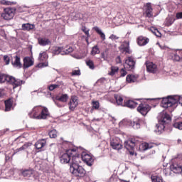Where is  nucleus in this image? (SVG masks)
<instances>
[{
  "label": "nucleus",
  "instance_id": "12",
  "mask_svg": "<svg viewBox=\"0 0 182 182\" xmlns=\"http://www.w3.org/2000/svg\"><path fill=\"white\" fill-rule=\"evenodd\" d=\"M144 12L146 18H153V7L151 6V3H146L144 6Z\"/></svg>",
  "mask_w": 182,
  "mask_h": 182
},
{
  "label": "nucleus",
  "instance_id": "38",
  "mask_svg": "<svg viewBox=\"0 0 182 182\" xmlns=\"http://www.w3.org/2000/svg\"><path fill=\"white\" fill-rule=\"evenodd\" d=\"M151 179L152 182H163V178L159 176H152Z\"/></svg>",
  "mask_w": 182,
  "mask_h": 182
},
{
  "label": "nucleus",
  "instance_id": "9",
  "mask_svg": "<svg viewBox=\"0 0 182 182\" xmlns=\"http://www.w3.org/2000/svg\"><path fill=\"white\" fill-rule=\"evenodd\" d=\"M81 158L82 161H84V163H86V164L90 167H92V166H93L94 159L93 157H92V155L84 152L82 154Z\"/></svg>",
  "mask_w": 182,
  "mask_h": 182
},
{
  "label": "nucleus",
  "instance_id": "36",
  "mask_svg": "<svg viewBox=\"0 0 182 182\" xmlns=\"http://www.w3.org/2000/svg\"><path fill=\"white\" fill-rule=\"evenodd\" d=\"M62 50H63V47H54L53 48V53L54 55H59V53H62Z\"/></svg>",
  "mask_w": 182,
  "mask_h": 182
},
{
  "label": "nucleus",
  "instance_id": "34",
  "mask_svg": "<svg viewBox=\"0 0 182 182\" xmlns=\"http://www.w3.org/2000/svg\"><path fill=\"white\" fill-rule=\"evenodd\" d=\"M4 103H5L6 112H9V110H11V107H12V102L11 101V99L6 100Z\"/></svg>",
  "mask_w": 182,
  "mask_h": 182
},
{
  "label": "nucleus",
  "instance_id": "18",
  "mask_svg": "<svg viewBox=\"0 0 182 182\" xmlns=\"http://www.w3.org/2000/svg\"><path fill=\"white\" fill-rule=\"evenodd\" d=\"M48 116H49V110L46 107L43 109H41V113L37 116V119H47Z\"/></svg>",
  "mask_w": 182,
  "mask_h": 182
},
{
  "label": "nucleus",
  "instance_id": "8",
  "mask_svg": "<svg viewBox=\"0 0 182 182\" xmlns=\"http://www.w3.org/2000/svg\"><path fill=\"white\" fill-rule=\"evenodd\" d=\"M110 146L114 149V150H121L123 147V145H122V141L117 137L111 139Z\"/></svg>",
  "mask_w": 182,
  "mask_h": 182
},
{
  "label": "nucleus",
  "instance_id": "5",
  "mask_svg": "<svg viewBox=\"0 0 182 182\" xmlns=\"http://www.w3.org/2000/svg\"><path fill=\"white\" fill-rule=\"evenodd\" d=\"M15 8H6L4 9V13L1 14V18H4L5 21H11L15 16Z\"/></svg>",
  "mask_w": 182,
  "mask_h": 182
},
{
  "label": "nucleus",
  "instance_id": "60",
  "mask_svg": "<svg viewBox=\"0 0 182 182\" xmlns=\"http://www.w3.org/2000/svg\"><path fill=\"white\" fill-rule=\"evenodd\" d=\"M171 25H173V21H171V20H168L167 22V26H171Z\"/></svg>",
  "mask_w": 182,
  "mask_h": 182
},
{
  "label": "nucleus",
  "instance_id": "61",
  "mask_svg": "<svg viewBox=\"0 0 182 182\" xmlns=\"http://www.w3.org/2000/svg\"><path fill=\"white\" fill-rule=\"evenodd\" d=\"M2 96H4V94L0 92V97H2Z\"/></svg>",
  "mask_w": 182,
  "mask_h": 182
},
{
  "label": "nucleus",
  "instance_id": "49",
  "mask_svg": "<svg viewBox=\"0 0 182 182\" xmlns=\"http://www.w3.org/2000/svg\"><path fill=\"white\" fill-rule=\"evenodd\" d=\"M72 76H80V70H74L71 73Z\"/></svg>",
  "mask_w": 182,
  "mask_h": 182
},
{
  "label": "nucleus",
  "instance_id": "50",
  "mask_svg": "<svg viewBox=\"0 0 182 182\" xmlns=\"http://www.w3.org/2000/svg\"><path fill=\"white\" fill-rule=\"evenodd\" d=\"M11 59H9V56L8 55H4V61L5 62L6 65H9Z\"/></svg>",
  "mask_w": 182,
  "mask_h": 182
},
{
  "label": "nucleus",
  "instance_id": "45",
  "mask_svg": "<svg viewBox=\"0 0 182 182\" xmlns=\"http://www.w3.org/2000/svg\"><path fill=\"white\" fill-rule=\"evenodd\" d=\"M181 58L179 57L178 55H177V53H175L172 55V60L174 61V62H180Z\"/></svg>",
  "mask_w": 182,
  "mask_h": 182
},
{
  "label": "nucleus",
  "instance_id": "2",
  "mask_svg": "<svg viewBox=\"0 0 182 182\" xmlns=\"http://www.w3.org/2000/svg\"><path fill=\"white\" fill-rule=\"evenodd\" d=\"M159 123L156 124V129L154 130L155 133L161 134L162 132H164L166 126L171 123V117L166 111L161 112L158 116Z\"/></svg>",
  "mask_w": 182,
  "mask_h": 182
},
{
  "label": "nucleus",
  "instance_id": "40",
  "mask_svg": "<svg viewBox=\"0 0 182 182\" xmlns=\"http://www.w3.org/2000/svg\"><path fill=\"white\" fill-rule=\"evenodd\" d=\"M151 31L152 32V33H154V35H155V36H157V38H160L161 36V33H160V31H159V30L154 27L151 28Z\"/></svg>",
  "mask_w": 182,
  "mask_h": 182
},
{
  "label": "nucleus",
  "instance_id": "19",
  "mask_svg": "<svg viewBox=\"0 0 182 182\" xmlns=\"http://www.w3.org/2000/svg\"><path fill=\"white\" fill-rule=\"evenodd\" d=\"M171 171H173L175 174H181L182 173V166L177 164H173L170 166Z\"/></svg>",
  "mask_w": 182,
  "mask_h": 182
},
{
  "label": "nucleus",
  "instance_id": "10",
  "mask_svg": "<svg viewBox=\"0 0 182 182\" xmlns=\"http://www.w3.org/2000/svg\"><path fill=\"white\" fill-rule=\"evenodd\" d=\"M134 66H136L134 58H133V57H128L125 60L124 68L127 69V70H134Z\"/></svg>",
  "mask_w": 182,
  "mask_h": 182
},
{
  "label": "nucleus",
  "instance_id": "56",
  "mask_svg": "<svg viewBox=\"0 0 182 182\" xmlns=\"http://www.w3.org/2000/svg\"><path fill=\"white\" fill-rule=\"evenodd\" d=\"M149 149H151V146H150L149 144H145L144 145V150H149Z\"/></svg>",
  "mask_w": 182,
  "mask_h": 182
},
{
  "label": "nucleus",
  "instance_id": "29",
  "mask_svg": "<svg viewBox=\"0 0 182 182\" xmlns=\"http://www.w3.org/2000/svg\"><path fill=\"white\" fill-rule=\"evenodd\" d=\"M131 126H132L133 129H135L136 130H137V129H140V119H135L131 122Z\"/></svg>",
  "mask_w": 182,
  "mask_h": 182
},
{
  "label": "nucleus",
  "instance_id": "27",
  "mask_svg": "<svg viewBox=\"0 0 182 182\" xmlns=\"http://www.w3.org/2000/svg\"><path fill=\"white\" fill-rule=\"evenodd\" d=\"M39 45L41 46H47V45H50V40L46 38H39L38 39Z\"/></svg>",
  "mask_w": 182,
  "mask_h": 182
},
{
  "label": "nucleus",
  "instance_id": "28",
  "mask_svg": "<svg viewBox=\"0 0 182 182\" xmlns=\"http://www.w3.org/2000/svg\"><path fill=\"white\" fill-rule=\"evenodd\" d=\"M11 75H8L0 73V83H5V82H9Z\"/></svg>",
  "mask_w": 182,
  "mask_h": 182
},
{
  "label": "nucleus",
  "instance_id": "3",
  "mask_svg": "<svg viewBox=\"0 0 182 182\" xmlns=\"http://www.w3.org/2000/svg\"><path fill=\"white\" fill-rule=\"evenodd\" d=\"M181 105L182 106V97L178 95L168 96L164 97L161 101V107L164 109H168V107H173L174 105Z\"/></svg>",
  "mask_w": 182,
  "mask_h": 182
},
{
  "label": "nucleus",
  "instance_id": "15",
  "mask_svg": "<svg viewBox=\"0 0 182 182\" xmlns=\"http://www.w3.org/2000/svg\"><path fill=\"white\" fill-rule=\"evenodd\" d=\"M68 105L70 110H75V108L77 107V105H79V102L77 101V97L72 96Z\"/></svg>",
  "mask_w": 182,
  "mask_h": 182
},
{
  "label": "nucleus",
  "instance_id": "43",
  "mask_svg": "<svg viewBox=\"0 0 182 182\" xmlns=\"http://www.w3.org/2000/svg\"><path fill=\"white\" fill-rule=\"evenodd\" d=\"M92 55H97L100 53V50H99V47L97 46H95L92 48V50L91 51Z\"/></svg>",
  "mask_w": 182,
  "mask_h": 182
},
{
  "label": "nucleus",
  "instance_id": "54",
  "mask_svg": "<svg viewBox=\"0 0 182 182\" xmlns=\"http://www.w3.org/2000/svg\"><path fill=\"white\" fill-rule=\"evenodd\" d=\"M156 45H159V48L161 49H162V50H166V49H167V46H161L159 44V43H157Z\"/></svg>",
  "mask_w": 182,
  "mask_h": 182
},
{
  "label": "nucleus",
  "instance_id": "30",
  "mask_svg": "<svg viewBox=\"0 0 182 182\" xmlns=\"http://www.w3.org/2000/svg\"><path fill=\"white\" fill-rule=\"evenodd\" d=\"M94 31H95V32H97V33H98V35H100V36L102 39V41H105V39H106V35H105V33L102 32V30H100V28H99V27H97V26L94 27Z\"/></svg>",
  "mask_w": 182,
  "mask_h": 182
},
{
  "label": "nucleus",
  "instance_id": "25",
  "mask_svg": "<svg viewBox=\"0 0 182 182\" xmlns=\"http://www.w3.org/2000/svg\"><path fill=\"white\" fill-rule=\"evenodd\" d=\"M46 146V140L45 139L38 140L35 144V147L36 149H37V150H41V149L45 147Z\"/></svg>",
  "mask_w": 182,
  "mask_h": 182
},
{
  "label": "nucleus",
  "instance_id": "41",
  "mask_svg": "<svg viewBox=\"0 0 182 182\" xmlns=\"http://www.w3.org/2000/svg\"><path fill=\"white\" fill-rule=\"evenodd\" d=\"M173 127L175 129H178V130H182V122L176 121L173 124Z\"/></svg>",
  "mask_w": 182,
  "mask_h": 182
},
{
  "label": "nucleus",
  "instance_id": "59",
  "mask_svg": "<svg viewBox=\"0 0 182 182\" xmlns=\"http://www.w3.org/2000/svg\"><path fill=\"white\" fill-rule=\"evenodd\" d=\"M101 58H102V59H104V60H106V55H105V53H101Z\"/></svg>",
  "mask_w": 182,
  "mask_h": 182
},
{
  "label": "nucleus",
  "instance_id": "57",
  "mask_svg": "<svg viewBox=\"0 0 182 182\" xmlns=\"http://www.w3.org/2000/svg\"><path fill=\"white\" fill-rule=\"evenodd\" d=\"M6 132H9V128H6V129H4L0 131V133L1 134H5L6 133Z\"/></svg>",
  "mask_w": 182,
  "mask_h": 182
},
{
  "label": "nucleus",
  "instance_id": "46",
  "mask_svg": "<svg viewBox=\"0 0 182 182\" xmlns=\"http://www.w3.org/2000/svg\"><path fill=\"white\" fill-rule=\"evenodd\" d=\"M1 4L2 5H15V4H16V2H11L6 0H1Z\"/></svg>",
  "mask_w": 182,
  "mask_h": 182
},
{
  "label": "nucleus",
  "instance_id": "14",
  "mask_svg": "<svg viewBox=\"0 0 182 182\" xmlns=\"http://www.w3.org/2000/svg\"><path fill=\"white\" fill-rule=\"evenodd\" d=\"M69 99V96H68V94H63L60 97V96H56L55 100H53L56 106L58 107H62L60 105H59L58 102H63V103H66L68 102V100Z\"/></svg>",
  "mask_w": 182,
  "mask_h": 182
},
{
  "label": "nucleus",
  "instance_id": "11",
  "mask_svg": "<svg viewBox=\"0 0 182 182\" xmlns=\"http://www.w3.org/2000/svg\"><path fill=\"white\" fill-rule=\"evenodd\" d=\"M9 83H10V85H12L13 89H16V87L23 85V83H25V81L19 79H16L14 77L10 75V78L9 79Z\"/></svg>",
  "mask_w": 182,
  "mask_h": 182
},
{
  "label": "nucleus",
  "instance_id": "39",
  "mask_svg": "<svg viewBox=\"0 0 182 182\" xmlns=\"http://www.w3.org/2000/svg\"><path fill=\"white\" fill-rule=\"evenodd\" d=\"M87 66H88L90 68V69H91L92 70H93V69H95V63H93V61L92 60H87L85 61Z\"/></svg>",
  "mask_w": 182,
  "mask_h": 182
},
{
  "label": "nucleus",
  "instance_id": "21",
  "mask_svg": "<svg viewBox=\"0 0 182 182\" xmlns=\"http://www.w3.org/2000/svg\"><path fill=\"white\" fill-rule=\"evenodd\" d=\"M31 66H33V61L30 57H25L23 58V69H28Z\"/></svg>",
  "mask_w": 182,
  "mask_h": 182
},
{
  "label": "nucleus",
  "instance_id": "44",
  "mask_svg": "<svg viewBox=\"0 0 182 182\" xmlns=\"http://www.w3.org/2000/svg\"><path fill=\"white\" fill-rule=\"evenodd\" d=\"M73 52V48L69 46L64 50V53H61L62 55H68V53H72Z\"/></svg>",
  "mask_w": 182,
  "mask_h": 182
},
{
  "label": "nucleus",
  "instance_id": "58",
  "mask_svg": "<svg viewBox=\"0 0 182 182\" xmlns=\"http://www.w3.org/2000/svg\"><path fill=\"white\" fill-rule=\"evenodd\" d=\"M116 63H122V58H120V56L117 57Z\"/></svg>",
  "mask_w": 182,
  "mask_h": 182
},
{
  "label": "nucleus",
  "instance_id": "16",
  "mask_svg": "<svg viewBox=\"0 0 182 182\" xmlns=\"http://www.w3.org/2000/svg\"><path fill=\"white\" fill-rule=\"evenodd\" d=\"M149 42H150V39L143 36H139L136 38V43L139 45V46H146Z\"/></svg>",
  "mask_w": 182,
  "mask_h": 182
},
{
  "label": "nucleus",
  "instance_id": "24",
  "mask_svg": "<svg viewBox=\"0 0 182 182\" xmlns=\"http://www.w3.org/2000/svg\"><path fill=\"white\" fill-rule=\"evenodd\" d=\"M137 105L138 103L136 101L130 100L124 101V106H126L127 107H129V109H134L137 107Z\"/></svg>",
  "mask_w": 182,
  "mask_h": 182
},
{
  "label": "nucleus",
  "instance_id": "48",
  "mask_svg": "<svg viewBox=\"0 0 182 182\" xmlns=\"http://www.w3.org/2000/svg\"><path fill=\"white\" fill-rule=\"evenodd\" d=\"M57 87H59V85L58 84H53L48 86V90L52 92V90H55V89H57Z\"/></svg>",
  "mask_w": 182,
  "mask_h": 182
},
{
  "label": "nucleus",
  "instance_id": "32",
  "mask_svg": "<svg viewBox=\"0 0 182 182\" xmlns=\"http://www.w3.org/2000/svg\"><path fill=\"white\" fill-rule=\"evenodd\" d=\"M32 146V143H26L24 144L21 147L16 149V153H18V151H22V150H26V149H28V147H31Z\"/></svg>",
  "mask_w": 182,
  "mask_h": 182
},
{
  "label": "nucleus",
  "instance_id": "6",
  "mask_svg": "<svg viewBox=\"0 0 182 182\" xmlns=\"http://www.w3.org/2000/svg\"><path fill=\"white\" fill-rule=\"evenodd\" d=\"M125 149L128 150L131 156H137V154L134 152V147L136 146V142L134 139H129L124 141V143Z\"/></svg>",
  "mask_w": 182,
  "mask_h": 182
},
{
  "label": "nucleus",
  "instance_id": "47",
  "mask_svg": "<svg viewBox=\"0 0 182 182\" xmlns=\"http://www.w3.org/2000/svg\"><path fill=\"white\" fill-rule=\"evenodd\" d=\"M100 107L99 101H93L92 102V108L95 109L96 110H97V109H99Z\"/></svg>",
  "mask_w": 182,
  "mask_h": 182
},
{
  "label": "nucleus",
  "instance_id": "53",
  "mask_svg": "<svg viewBox=\"0 0 182 182\" xmlns=\"http://www.w3.org/2000/svg\"><path fill=\"white\" fill-rule=\"evenodd\" d=\"M120 73H121V76L122 77H124V76H126V75H127V72L125 70H124L123 68L121 69Z\"/></svg>",
  "mask_w": 182,
  "mask_h": 182
},
{
  "label": "nucleus",
  "instance_id": "31",
  "mask_svg": "<svg viewBox=\"0 0 182 182\" xmlns=\"http://www.w3.org/2000/svg\"><path fill=\"white\" fill-rule=\"evenodd\" d=\"M136 80H137L136 75H129L127 76V82H128V83H134Z\"/></svg>",
  "mask_w": 182,
  "mask_h": 182
},
{
  "label": "nucleus",
  "instance_id": "37",
  "mask_svg": "<svg viewBox=\"0 0 182 182\" xmlns=\"http://www.w3.org/2000/svg\"><path fill=\"white\" fill-rule=\"evenodd\" d=\"M114 97L117 102V105H123V97L119 95H114Z\"/></svg>",
  "mask_w": 182,
  "mask_h": 182
},
{
  "label": "nucleus",
  "instance_id": "4",
  "mask_svg": "<svg viewBox=\"0 0 182 182\" xmlns=\"http://www.w3.org/2000/svg\"><path fill=\"white\" fill-rule=\"evenodd\" d=\"M77 156H79L77 154V148L68 149L66 151V153L60 156V161L62 164H68L70 161L71 157L72 160H73V157H76Z\"/></svg>",
  "mask_w": 182,
  "mask_h": 182
},
{
  "label": "nucleus",
  "instance_id": "35",
  "mask_svg": "<svg viewBox=\"0 0 182 182\" xmlns=\"http://www.w3.org/2000/svg\"><path fill=\"white\" fill-rule=\"evenodd\" d=\"M38 59L40 62H45L48 59V54L46 52L40 53Z\"/></svg>",
  "mask_w": 182,
  "mask_h": 182
},
{
  "label": "nucleus",
  "instance_id": "23",
  "mask_svg": "<svg viewBox=\"0 0 182 182\" xmlns=\"http://www.w3.org/2000/svg\"><path fill=\"white\" fill-rule=\"evenodd\" d=\"M14 58L15 60L11 62L12 65L14 68H18V69H21V68H22V63H21V58L18 55H16Z\"/></svg>",
  "mask_w": 182,
  "mask_h": 182
},
{
  "label": "nucleus",
  "instance_id": "55",
  "mask_svg": "<svg viewBox=\"0 0 182 182\" xmlns=\"http://www.w3.org/2000/svg\"><path fill=\"white\" fill-rule=\"evenodd\" d=\"M46 66H48V63H43L38 64V68H45Z\"/></svg>",
  "mask_w": 182,
  "mask_h": 182
},
{
  "label": "nucleus",
  "instance_id": "62",
  "mask_svg": "<svg viewBox=\"0 0 182 182\" xmlns=\"http://www.w3.org/2000/svg\"><path fill=\"white\" fill-rule=\"evenodd\" d=\"M178 143L180 144V143H181V139H178Z\"/></svg>",
  "mask_w": 182,
  "mask_h": 182
},
{
  "label": "nucleus",
  "instance_id": "17",
  "mask_svg": "<svg viewBox=\"0 0 182 182\" xmlns=\"http://www.w3.org/2000/svg\"><path fill=\"white\" fill-rule=\"evenodd\" d=\"M41 110L42 108L41 106L34 107L32 112L28 113V115L33 119H38V116H39Z\"/></svg>",
  "mask_w": 182,
  "mask_h": 182
},
{
  "label": "nucleus",
  "instance_id": "26",
  "mask_svg": "<svg viewBox=\"0 0 182 182\" xmlns=\"http://www.w3.org/2000/svg\"><path fill=\"white\" fill-rule=\"evenodd\" d=\"M22 31H32L35 29V24H31L29 23H23L21 26Z\"/></svg>",
  "mask_w": 182,
  "mask_h": 182
},
{
  "label": "nucleus",
  "instance_id": "1",
  "mask_svg": "<svg viewBox=\"0 0 182 182\" xmlns=\"http://www.w3.org/2000/svg\"><path fill=\"white\" fill-rule=\"evenodd\" d=\"M79 163H80L79 155L73 156L70 164V171L75 177H85L86 176V170L83 168V166L79 165Z\"/></svg>",
  "mask_w": 182,
  "mask_h": 182
},
{
  "label": "nucleus",
  "instance_id": "51",
  "mask_svg": "<svg viewBox=\"0 0 182 182\" xmlns=\"http://www.w3.org/2000/svg\"><path fill=\"white\" fill-rule=\"evenodd\" d=\"M82 31L85 33L87 38H90V34L89 33V30H87L85 27L82 28Z\"/></svg>",
  "mask_w": 182,
  "mask_h": 182
},
{
  "label": "nucleus",
  "instance_id": "22",
  "mask_svg": "<svg viewBox=\"0 0 182 182\" xmlns=\"http://www.w3.org/2000/svg\"><path fill=\"white\" fill-rule=\"evenodd\" d=\"M33 174H35V170L33 168L24 169L21 171V176L26 178L32 177Z\"/></svg>",
  "mask_w": 182,
  "mask_h": 182
},
{
  "label": "nucleus",
  "instance_id": "20",
  "mask_svg": "<svg viewBox=\"0 0 182 182\" xmlns=\"http://www.w3.org/2000/svg\"><path fill=\"white\" fill-rule=\"evenodd\" d=\"M146 65L147 72H149L150 73H156L157 72V65H156V64L149 62L146 63Z\"/></svg>",
  "mask_w": 182,
  "mask_h": 182
},
{
  "label": "nucleus",
  "instance_id": "7",
  "mask_svg": "<svg viewBox=\"0 0 182 182\" xmlns=\"http://www.w3.org/2000/svg\"><path fill=\"white\" fill-rule=\"evenodd\" d=\"M150 110H151V107L148 104L141 103L137 107V112L142 114V116H146Z\"/></svg>",
  "mask_w": 182,
  "mask_h": 182
},
{
  "label": "nucleus",
  "instance_id": "13",
  "mask_svg": "<svg viewBox=\"0 0 182 182\" xmlns=\"http://www.w3.org/2000/svg\"><path fill=\"white\" fill-rule=\"evenodd\" d=\"M119 50H121L122 53L125 52V53L130 55L132 53V50H130V43L127 41H124L119 47Z\"/></svg>",
  "mask_w": 182,
  "mask_h": 182
},
{
  "label": "nucleus",
  "instance_id": "33",
  "mask_svg": "<svg viewBox=\"0 0 182 182\" xmlns=\"http://www.w3.org/2000/svg\"><path fill=\"white\" fill-rule=\"evenodd\" d=\"M119 72V67L117 66H112L111 71L108 73L109 76H114Z\"/></svg>",
  "mask_w": 182,
  "mask_h": 182
},
{
  "label": "nucleus",
  "instance_id": "42",
  "mask_svg": "<svg viewBox=\"0 0 182 182\" xmlns=\"http://www.w3.org/2000/svg\"><path fill=\"white\" fill-rule=\"evenodd\" d=\"M48 134H49V136L50 137V139H56V137H58L56 129H53V130L50 131Z\"/></svg>",
  "mask_w": 182,
  "mask_h": 182
},
{
  "label": "nucleus",
  "instance_id": "52",
  "mask_svg": "<svg viewBox=\"0 0 182 182\" xmlns=\"http://www.w3.org/2000/svg\"><path fill=\"white\" fill-rule=\"evenodd\" d=\"M109 39H112V41H116V40L119 39V37H117V36H116L114 34H112L109 36Z\"/></svg>",
  "mask_w": 182,
  "mask_h": 182
}]
</instances>
